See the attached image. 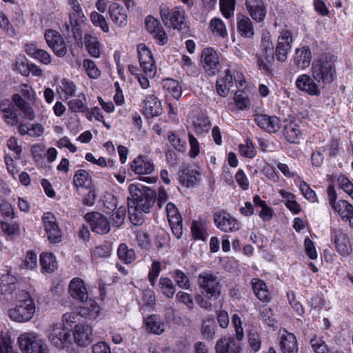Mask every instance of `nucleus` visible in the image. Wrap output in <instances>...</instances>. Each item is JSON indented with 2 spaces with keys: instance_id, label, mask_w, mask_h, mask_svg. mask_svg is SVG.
Segmentation results:
<instances>
[{
  "instance_id": "1",
  "label": "nucleus",
  "mask_w": 353,
  "mask_h": 353,
  "mask_svg": "<svg viewBox=\"0 0 353 353\" xmlns=\"http://www.w3.org/2000/svg\"><path fill=\"white\" fill-rule=\"evenodd\" d=\"M197 284L201 294L196 296L198 305L203 309L212 307V302L217 300L221 293L222 285L218 276L210 271L199 274Z\"/></svg>"
},
{
  "instance_id": "2",
  "label": "nucleus",
  "mask_w": 353,
  "mask_h": 353,
  "mask_svg": "<svg viewBox=\"0 0 353 353\" xmlns=\"http://www.w3.org/2000/svg\"><path fill=\"white\" fill-rule=\"evenodd\" d=\"M128 190L130 194L128 198V208L149 213L156 201L157 193L148 187L142 186L140 189L134 184H130Z\"/></svg>"
},
{
  "instance_id": "3",
  "label": "nucleus",
  "mask_w": 353,
  "mask_h": 353,
  "mask_svg": "<svg viewBox=\"0 0 353 353\" xmlns=\"http://www.w3.org/2000/svg\"><path fill=\"white\" fill-rule=\"evenodd\" d=\"M312 77L323 88L333 81L336 77L334 63L327 57H321L314 60L312 64Z\"/></svg>"
},
{
  "instance_id": "4",
  "label": "nucleus",
  "mask_w": 353,
  "mask_h": 353,
  "mask_svg": "<svg viewBox=\"0 0 353 353\" xmlns=\"http://www.w3.org/2000/svg\"><path fill=\"white\" fill-rule=\"evenodd\" d=\"M160 14L165 26L186 32L188 24L186 21L185 11L181 7L172 10L165 6L160 7Z\"/></svg>"
},
{
  "instance_id": "5",
  "label": "nucleus",
  "mask_w": 353,
  "mask_h": 353,
  "mask_svg": "<svg viewBox=\"0 0 353 353\" xmlns=\"http://www.w3.org/2000/svg\"><path fill=\"white\" fill-rule=\"evenodd\" d=\"M18 343L23 353H48L47 345L34 333L21 334Z\"/></svg>"
},
{
  "instance_id": "6",
  "label": "nucleus",
  "mask_w": 353,
  "mask_h": 353,
  "mask_svg": "<svg viewBox=\"0 0 353 353\" xmlns=\"http://www.w3.org/2000/svg\"><path fill=\"white\" fill-rule=\"evenodd\" d=\"M137 52L140 68L146 76L154 77L157 68L151 51L145 44L140 43L137 46Z\"/></svg>"
},
{
  "instance_id": "7",
  "label": "nucleus",
  "mask_w": 353,
  "mask_h": 353,
  "mask_svg": "<svg viewBox=\"0 0 353 353\" xmlns=\"http://www.w3.org/2000/svg\"><path fill=\"white\" fill-rule=\"evenodd\" d=\"M201 61L208 75L214 76L221 69L219 55L212 48H205L202 50Z\"/></svg>"
},
{
  "instance_id": "8",
  "label": "nucleus",
  "mask_w": 353,
  "mask_h": 353,
  "mask_svg": "<svg viewBox=\"0 0 353 353\" xmlns=\"http://www.w3.org/2000/svg\"><path fill=\"white\" fill-rule=\"evenodd\" d=\"M48 339L55 347L64 349L71 343L70 332L62 328L61 325L54 324L48 330Z\"/></svg>"
},
{
  "instance_id": "9",
  "label": "nucleus",
  "mask_w": 353,
  "mask_h": 353,
  "mask_svg": "<svg viewBox=\"0 0 353 353\" xmlns=\"http://www.w3.org/2000/svg\"><path fill=\"white\" fill-rule=\"evenodd\" d=\"M47 238L52 243L61 241L62 232L59 228L55 216L50 212H46L42 217Z\"/></svg>"
},
{
  "instance_id": "10",
  "label": "nucleus",
  "mask_w": 353,
  "mask_h": 353,
  "mask_svg": "<svg viewBox=\"0 0 353 353\" xmlns=\"http://www.w3.org/2000/svg\"><path fill=\"white\" fill-rule=\"evenodd\" d=\"M89 223L92 230L99 234H105L110 230V224L108 219L99 212L87 213L84 216Z\"/></svg>"
},
{
  "instance_id": "11",
  "label": "nucleus",
  "mask_w": 353,
  "mask_h": 353,
  "mask_svg": "<svg viewBox=\"0 0 353 353\" xmlns=\"http://www.w3.org/2000/svg\"><path fill=\"white\" fill-rule=\"evenodd\" d=\"M45 39L48 46L57 57H63L66 54V44L59 32L51 29L47 30L45 32Z\"/></svg>"
},
{
  "instance_id": "12",
  "label": "nucleus",
  "mask_w": 353,
  "mask_h": 353,
  "mask_svg": "<svg viewBox=\"0 0 353 353\" xmlns=\"http://www.w3.org/2000/svg\"><path fill=\"white\" fill-rule=\"evenodd\" d=\"M35 312V304H17L8 311L10 318L18 323L28 322L32 319Z\"/></svg>"
},
{
  "instance_id": "13",
  "label": "nucleus",
  "mask_w": 353,
  "mask_h": 353,
  "mask_svg": "<svg viewBox=\"0 0 353 353\" xmlns=\"http://www.w3.org/2000/svg\"><path fill=\"white\" fill-rule=\"evenodd\" d=\"M292 42L291 32L288 30H283L278 37L275 48V55L279 61L284 62L287 60L288 52L292 48Z\"/></svg>"
},
{
  "instance_id": "14",
  "label": "nucleus",
  "mask_w": 353,
  "mask_h": 353,
  "mask_svg": "<svg viewBox=\"0 0 353 353\" xmlns=\"http://www.w3.org/2000/svg\"><path fill=\"white\" fill-rule=\"evenodd\" d=\"M166 214L173 234L177 239H180L183 234L182 217L178 208L173 203L167 204Z\"/></svg>"
},
{
  "instance_id": "15",
  "label": "nucleus",
  "mask_w": 353,
  "mask_h": 353,
  "mask_svg": "<svg viewBox=\"0 0 353 353\" xmlns=\"http://www.w3.org/2000/svg\"><path fill=\"white\" fill-rule=\"evenodd\" d=\"M214 221L216 227L225 232H233L239 229L238 221L225 212L215 213Z\"/></svg>"
},
{
  "instance_id": "16",
  "label": "nucleus",
  "mask_w": 353,
  "mask_h": 353,
  "mask_svg": "<svg viewBox=\"0 0 353 353\" xmlns=\"http://www.w3.org/2000/svg\"><path fill=\"white\" fill-rule=\"evenodd\" d=\"M73 338L79 346L88 345L93 340L92 327L88 325H76L73 331Z\"/></svg>"
},
{
  "instance_id": "17",
  "label": "nucleus",
  "mask_w": 353,
  "mask_h": 353,
  "mask_svg": "<svg viewBox=\"0 0 353 353\" xmlns=\"http://www.w3.org/2000/svg\"><path fill=\"white\" fill-rule=\"evenodd\" d=\"M241 341L232 336H223L216 342V353H241Z\"/></svg>"
},
{
  "instance_id": "18",
  "label": "nucleus",
  "mask_w": 353,
  "mask_h": 353,
  "mask_svg": "<svg viewBox=\"0 0 353 353\" xmlns=\"http://www.w3.org/2000/svg\"><path fill=\"white\" fill-rule=\"evenodd\" d=\"M145 24L148 31L153 35L159 44L164 45L167 43V34L157 19L149 15L145 18Z\"/></svg>"
},
{
  "instance_id": "19",
  "label": "nucleus",
  "mask_w": 353,
  "mask_h": 353,
  "mask_svg": "<svg viewBox=\"0 0 353 353\" xmlns=\"http://www.w3.org/2000/svg\"><path fill=\"white\" fill-rule=\"evenodd\" d=\"M296 87L310 95L319 96L323 88L319 83L307 74L300 75L296 81Z\"/></svg>"
},
{
  "instance_id": "20",
  "label": "nucleus",
  "mask_w": 353,
  "mask_h": 353,
  "mask_svg": "<svg viewBox=\"0 0 353 353\" xmlns=\"http://www.w3.org/2000/svg\"><path fill=\"white\" fill-rule=\"evenodd\" d=\"M112 21L118 27L123 28L128 24V14L125 9L119 3H112L108 9Z\"/></svg>"
},
{
  "instance_id": "21",
  "label": "nucleus",
  "mask_w": 353,
  "mask_h": 353,
  "mask_svg": "<svg viewBox=\"0 0 353 353\" xmlns=\"http://www.w3.org/2000/svg\"><path fill=\"white\" fill-rule=\"evenodd\" d=\"M68 292L74 299L83 303L88 300V290L83 281L79 278L73 279L69 285Z\"/></svg>"
},
{
  "instance_id": "22",
  "label": "nucleus",
  "mask_w": 353,
  "mask_h": 353,
  "mask_svg": "<svg viewBox=\"0 0 353 353\" xmlns=\"http://www.w3.org/2000/svg\"><path fill=\"white\" fill-rule=\"evenodd\" d=\"M247 10L253 20L261 22L266 15V8L262 0H245Z\"/></svg>"
},
{
  "instance_id": "23",
  "label": "nucleus",
  "mask_w": 353,
  "mask_h": 353,
  "mask_svg": "<svg viewBox=\"0 0 353 353\" xmlns=\"http://www.w3.org/2000/svg\"><path fill=\"white\" fill-rule=\"evenodd\" d=\"M332 234L337 252L343 256L350 255L352 252V247L347 235L335 230H332Z\"/></svg>"
},
{
  "instance_id": "24",
  "label": "nucleus",
  "mask_w": 353,
  "mask_h": 353,
  "mask_svg": "<svg viewBox=\"0 0 353 353\" xmlns=\"http://www.w3.org/2000/svg\"><path fill=\"white\" fill-rule=\"evenodd\" d=\"M254 121L259 127L270 133L276 132L280 128V121L276 117L259 114L256 116Z\"/></svg>"
},
{
  "instance_id": "25",
  "label": "nucleus",
  "mask_w": 353,
  "mask_h": 353,
  "mask_svg": "<svg viewBox=\"0 0 353 353\" xmlns=\"http://www.w3.org/2000/svg\"><path fill=\"white\" fill-rule=\"evenodd\" d=\"M12 101L18 110L21 112L23 118L32 121L35 118V114L30 105L19 94L12 95Z\"/></svg>"
},
{
  "instance_id": "26",
  "label": "nucleus",
  "mask_w": 353,
  "mask_h": 353,
  "mask_svg": "<svg viewBox=\"0 0 353 353\" xmlns=\"http://www.w3.org/2000/svg\"><path fill=\"white\" fill-rule=\"evenodd\" d=\"M143 112L148 118L160 115L161 114V102L154 95H148L145 100Z\"/></svg>"
},
{
  "instance_id": "27",
  "label": "nucleus",
  "mask_w": 353,
  "mask_h": 353,
  "mask_svg": "<svg viewBox=\"0 0 353 353\" xmlns=\"http://www.w3.org/2000/svg\"><path fill=\"white\" fill-rule=\"evenodd\" d=\"M131 169L137 174H149L154 169V164L145 157H139L131 164Z\"/></svg>"
},
{
  "instance_id": "28",
  "label": "nucleus",
  "mask_w": 353,
  "mask_h": 353,
  "mask_svg": "<svg viewBox=\"0 0 353 353\" xmlns=\"http://www.w3.org/2000/svg\"><path fill=\"white\" fill-rule=\"evenodd\" d=\"M311 51L308 47L304 46L296 50L294 63L298 68L303 70L307 68L311 63Z\"/></svg>"
},
{
  "instance_id": "29",
  "label": "nucleus",
  "mask_w": 353,
  "mask_h": 353,
  "mask_svg": "<svg viewBox=\"0 0 353 353\" xmlns=\"http://www.w3.org/2000/svg\"><path fill=\"white\" fill-rule=\"evenodd\" d=\"M334 210L339 213L342 219L350 223L353 228V205L344 200H340L334 205Z\"/></svg>"
},
{
  "instance_id": "30",
  "label": "nucleus",
  "mask_w": 353,
  "mask_h": 353,
  "mask_svg": "<svg viewBox=\"0 0 353 353\" xmlns=\"http://www.w3.org/2000/svg\"><path fill=\"white\" fill-rule=\"evenodd\" d=\"M81 307L79 314L89 319H96L100 312L101 308L97 302L93 299H88L84 301Z\"/></svg>"
},
{
  "instance_id": "31",
  "label": "nucleus",
  "mask_w": 353,
  "mask_h": 353,
  "mask_svg": "<svg viewBox=\"0 0 353 353\" xmlns=\"http://www.w3.org/2000/svg\"><path fill=\"white\" fill-rule=\"evenodd\" d=\"M252 285L256 296L261 301H270V295L265 283L257 278L252 279Z\"/></svg>"
},
{
  "instance_id": "32",
  "label": "nucleus",
  "mask_w": 353,
  "mask_h": 353,
  "mask_svg": "<svg viewBox=\"0 0 353 353\" xmlns=\"http://www.w3.org/2000/svg\"><path fill=\"white\" fill-rule=\"evenodd\" d=\"M237 29L240 34L246 38L254 35V28L251 20L245 15H239L237 18Z\"/></svg>"
},
{
  "instance_id": "33",
  "label": "nucleus",
  "mask_w": 353,
  "mask_h": 353,
  "mask_svg": "<svg viewBox=\"0 0 353 353\" xmlns=\"http://www.w3.org/2000/svg\"><path fill=\"white\" fill-rule=\"evenodd\" d=\"M280 347L283 353H297L298 347L296 336L292 333L283 335L280 340Z\"/></svg>"
},
{
  "instance_id": "34",
  "label": "nucleus",
  "mask_w": 353,
  "mask_h": 353,
  "mask_svg": "<svg viewBox=\"0 0 353 353\" xmlns=\"http://www.w3.org/2000/svg\"><path fill=\"white\" fill-rule=\"evenodd\" d=\"M199 176V173L196 170L187 168L181 172L179 176L180 182L187 188L192 187L198 182Z\"/></svg>"
},
{
  "instance_id": "35",
  "label": "nucleus",
  "mask_w": 353,
  "mask_h": 353,
  "mask_svg": "<svg viewBox=\"0 0 353 353\" xmlns=\"http://www.w3.org/2000/svg\"><path fill=\"white\" fill-rule=\"evenodd\" d=\"M84 42L89 54L94 57H100V43L98 38L91 34H87L84 37Z\"/></svg>"
},
{
  "instance_id": "36",
  "label": "nucleus",
  "mask_w": 353,
  "mask_h": 353,
  "mask_svg": "<svg viewBox=\"0 0 353 353\" xmlns=\"http://www.w3.org/2000/svg\"><path fill=\"white\" fill-rule=\"evenodd\" d=\"M301 135V130L298 124L294 122H290L285 125L283 129V136L285 139L292 143H296L299 137Z\"/></svg>"
},
{
  "instance_id": "37",
  "label": "nucleus",
  "mask_w": 353,
  "mask_h": 353,
  "mask_svg": "<svg viewBox=\"0 0 353 353\" xmlns=\"http://www.w3.org/2000/svg\"><path fill=\"white\" fill-rule=\"evenodd\" d=\"M248 345L254 352L259 351L261 347V336L257 327H251L248 330Z\"/></svg>"
},
{
  "instance_id": "38",
  "label": "nucleus",
  "mask_w": 353,
  "mask_h": 353,
  "mask_svg": "<svg viewBox=\"0 0 353 353\" xmlns=\"http://www.w3.org/2000/svg\"><path fill=\"white\" fill-rule=\"evenodd\" d=\"M68 105L72 112H88L87 99L84 94H80L77 98L69 101Z\"/></svg>"
},
{
  "instance_id": "39",
  "label": "nucleus",
  "mask_w": 353,
  "mask_h": 353,
  "mask_svg": "<svg viewBox=\"0 0 353 353\" xmlns=\"http://www.w3.org/2000/svg\"><path fill=\"white\" fill-rule=\"evenodd\" d=\"M69 4L72 11L70 13V23L72 26L77 25L78 21H83L85 18L81 6L77 0H70Z\"/></svg>"
},
{
  "instance_id": "40",
  "label": "nucleus",
  "mask_w": 353,
  "mask_h": 353,
  "mask_svg": "<svg viewBox=\"0 0 353 353\" xmlns=\"http://www.w3.org/2000/svg\"><path fill=\"white\" fill-rule=\"evenodd\" d=\"M147 330L154 334H161L165 331V325L156 316H149L145 320Z\"/></svg>"
},
{
  "instance_id": "41",
  "label": "nucleus",
  "mask_w": 353,
  "mask_h": 353,
  "mask_svg": "<svg viewBox=\"0 0 353 353\" xmlns=\"http://www.w3.org/2000/svg\"><path fill=\"white\" fill-rule=\"evenodd\" d=\"M117 255L119 259L125 264H130L136 259L134 250L129 248L125 243H121L117 249Z\"/></svg>"
},
{
  "instance_id": "42",
  "label": "nucleus",
  "mask_w": 353,
  "mask_h": 353,
  "mask_svg": "<svg viewBox=\"0 0 353 353\" xmlns=\"http://www.w3.org/2000/svg\"><path fill=\"white\" fill-rule=\"evenodd\" d=\"M91 176L84 170H79L76 172L73 183L77 188H89L91 185Z\"/></svg>"
},
{
  "instance_id": "43",
  "label": "nucleus",
  "mask_w": 353,
  "mask_h": 353,
  "mask_svg": "<svg viewBox=\"0 0 353 353\" xmlns=\"http://www.w3.org/2000/svg\"><path fill=\"white\" fill-rule=\"evenodd\" d=\"M16 278L9 274H3L0 279V291L2 294L12 293L15 288Z\"/></svg>"
},
{
  "instance_id": "44",
  "label": "nucleus",
  "mask_w": 353,
  "mask_h": 353,
  "mask_svg": "<svg viewBox=\"0 0 353 353\" xmlns=\"http://www.w3.org/2000/svg\"><path fill=\"white\" fill-rule=\"evenodd\" d=\"M0 110L3 113V117L8 124L14 125L18 123L19 117L12 105L9 104L8 107L1 105Z\"/></svg>"
},
{
  "instance_id": "45",
  "label": "nucleus",
  "mask_w": 353,
  "mask_h": 353,
  "mask_svg": "<svg viewBox=\"0 0 353 353\" xmlns=\"http://www.w3.org/2000/svg\"><path fill=\"white\" fill-rule=\"evenodd\" d=\"M216 324L213 319L208 318L203 321L201 333L208 340H212L215 334Z\"/></svg>"
},
{
  "instance_id": "46",
  "label": "nucleus",
  "mask_w": 353,
  "mask_h": 353,
  "mask_svg": "<svg viewBox=\"0 0 353 353\" xmlns=\"http://www.w3.org/2000/svg\"><path fill=\"white\" fill-rule=\"evenodd\" d=\"M159 285L162 293L169 299L173 298L176 288L172 281L167 277L159 279Z\"/></svg>"
},
{
  "instance_id": "47",
  "label": "nucleus",
  "mask_w": 353,
  "mask_h": 353,
  "mask_svg": "<svg viewBox=\"0 0 353 353\" xmlns=\"http://www.w3.org/2000/svg\"><path fill=\"white\" fill-rule=\"evenodd\" d=\"M163 85L165 89L168 90L172 97L179 99L181 96V87L179 85V83L172 79H167L163 81Z\"/></svg>"
},
{
  "instance_id": "48",
  "label": "nucleus",
  "mask_w": 353,
  "mask_h": 353,
  "mask_svg": "<svg viewBox=\"0 0 353 353\" xmlns=\"http://www.w3.org/2000/svg\"><path fill=\"white\" fill-rule=\"evenodd\" d=\"M206 224L205 222L193 221L191 227L192 236L196 239L204 241L207 236Z\"/></svg>"
},
{
  "instance_id": "49",
  "label": "nucleus",
  "mask_w": 353,
  "mask_h": 353,
  "mask_svg": "<svg viewBox=\"0 0 353 353\" xmlns=\"http://www.w3.org/2000/svg\"><path fill=\"white\" fill-rule=\"evenodd\" d=\"M210 28L214 35L221 38L228 37V31L224 23L220 19H212L210 21Z\"/></svg>"
},
{
  "instance_id": "50",
  "label": "nucleus",
  "mask_w": 353,
  "mask_h": 353,
  "mask_svg": "<svg viewBox=\"0 0 353 353\" xmlns=\"http://www.w3.org/2000/svg\"><path fill=\"white\" fill-rule=\"evenodd\" d=\"M40 263L42 268L47 272H52L57 267L55 257L51 253H42L40 256Z\"/></svg>"
},
{
  "instance_id": "51",
  "label": "nucleus",
  "mask_w": 353,
  "mask_h": 353,
  "mask_svg": "<svg viewBox=\"0 0 353 353\" xmlns=\"http://www.w3.org/2000/svg\"><path fill=\"white\" fill-rule=\"evenodd\" d=\"M315 353H329V349L323 337L314 335L310 341Z\"/></svg>"
},
{
  "instance_id": "52",
  "label": "nucleus",
  "mask_w": 353,
  "mask_h": 353,
  "mask_svg": "<svg viewBox=\"0 0 353 353\" xmlns=\"http://www.w3.org/2000/svg\"><path fill=\"white\" fill-rule=\"evenodd\" d=\"M239 150L241 156L250 159L254 157L256 153L251 140L249 139L245 141V143L239 145Z\"/></svg>"
},
{
  "instance_id": "53",
  "label": "nucleus",
  "mask_w": 353,
  "mask_h": 353,
  "mask_svg": "<svg viewBox=\"0 0 353 353\" xmlns=\"http://www.w3.org/2000/svg\"><path fill=\"white\" fill-rule=\"evenodd\" d=\"M0 214L3 219H15L17 214L14 207L6 200L3 199L0 203Z\"/></svg>"
},
{
  "instance_id": "54",
  "label": "nucleus",
  "mask_w": 353,
  "mask_h": 353,
  "mask_svg": "<svg viewBox=\"0 0 353 353\" xmlns=\"http://www.w3.org/2000/svg\"><path fill=\"white\" fill-rule=\"evenodd\" d=\"M236 0H220V8L223 15L230 19L233 14L235 8Z\"/></svg>"
},
{
  "instance_id": "55",
  "label": "nucleus",
  "mask_w": 353,
  "mask_h": 353,
  "mask_svg": "<svg viewBox=\"0 0 353 353\" xmlns=\"http://www.w3.org/2000/svg\"><path fill=\"white\" fill-rule=\"evenodd\" d=\"M92 23L97 27H100L104 32H109V27L105 17L97 12H92L90 14Z\"/></svg>"
},
{
  "instance_id": "56",
  "label": "nucleus",
  "mask_w": 353,
  "mask_h": 353,
  "mask_svg": "<svg viewBox=\"0 0 353 353\" xmlns=\"http://www.w3.org/2000/svg\"><path fill=\"white\" fill-rule=\"evenodd\" d=\"M1 225L3 232L8 236L19 235L20 234L19 224L17 221L9 223L1 221Z\"/></svg>"
},
{
  "instance_id": "57",
  "label": "nucleus",
  "mask_w": 353,
  "mask_h": 353,
  "mask_svg": "<svg viewBox=\"0 0 353 353\" xmlns=\"http://www.w3.org/2000/svg\"><path fill=\"white\" fill-rule=\"evenodd\" d=\"M83 67L85 69L86 74L90 78L96 79L100 76V70L92 60L85 59L83 62Z\"/></svg>"
},
{
  "instance_id": "58",
  "label": "nucleus",
  "mask_w": 353,
  "mask_h": 353,
  "mask_svg": "<svg viewBox=\"0 0 353 353\" xmlns=\"http://www.w3.org/2000/svg\"><path fill=\"white\" fill-rule=\"evenodd\" d=\"M174 281L177 285L182 289H188L190 287V283L188 276L179 270L174 272Z\"/></svg>"
},
{
  "instance_id": "59",
  "label": "nucleus",
  "mask_w": 353,
  "mask_h": 353,
  "mask_svg": "<svg viewBox=\"0 0 353 353\" xmlns=\"http://www.w3.org/2000/svg\"><path fill=\"white\" fill-rule=\"evenodd\" d=\"M299 188L306 199L311 202H315L317 201L316 193L312 190L309 185L303 181H301L299 183Z\"/></svg>"
},
{
  "instance_id": "60",
  "label": "nucleus",
  "mask_w": 353,
  "mask_h": 353,
  "mask_svg": "<svg viewBox=\"0 0 353 353\" xmlns=\"http://www.w3.org/2000/svg\"><path fill=\"white\" fill-rule=\"evenodd\" d=\"M232 323L235 330V337L238 341H242L244 337L243 329L241 326V320L238 314H234L232 317Z\"/></svg>"
},
{
  "instance_id": "61",
  "label": "nucleus",
  "mask_w": 353,
  "mask_h": 353,
  "mask_svg": "<svg viewBox=\"0 0 353 353\" xmlns=\"http://www.w3.org/2000/svg\"><path fill=\"white\" fill-rule=\"evenodd\" d=\"M14 294L15 299L18 302L17 304L27 305L30 303H31V304H34V302L31 298L30 293L26 290H19L15 291Z\"/></svg>"
},
{
  "instance_id": "62",
  "label": "nucleus",
  "mask_w": 353,
  "mask_h": 353,
  "mask_svg": "<svg viewBox=\"0 0 353 353\" xmlns=\"http://www.w3.org/2000/svg\"><path fill=\"white\" fill-rule=\"evenodd\" d=\"M161 270V263L159 261H154L148 274V280L152 286L154 285L156 279L159 276Z\"/></svg>"
},
{
  "instance_id": "63",
  "label": "nucleus",
  "mask_w": 353,
  "mask_h": 353,
  "mask_svg": "<svg viewBox=\"0 0 353 353\" xmlns=\"http://www.w3.org/2000/svg\"><path fill=\"white\" fill-rule=\"evenodd\" d=\"M126 216V208L124 206H120L112 215V219L114 225L120 227L124 222Z\"/></svg>"
},
{
  "instance_id": "64",
  "label": "nucleus",
  "mask_w": 353,
  "mask_h": 353,
  "mask_svg": "<svg viewBox=\"0 0 353 353\" xmlns=\"http://www.w3.org/2000/svg\"><path fill=\"white\" fill-rule=\"evenodd\" d=\"M338 183L340 188L353 198V183L347 177L343 175L339 176Z\"/></svg>"
}]
</instances>
